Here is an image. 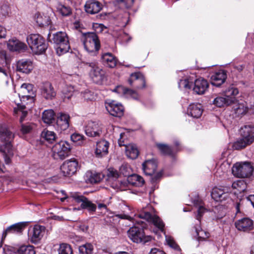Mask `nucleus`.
I'll return each mask as SVG.
<instances>
[{
    "mask_svg": "<svg viewBox=\"0 0 254 254\" xmlns=\"http://www.w3.org/2000/svg\"><path fill=\"white\" fill-rule=\"evenodd\" d=\"M141 218L152 223L161 231H163L164 224L161 219L156 215L155 211L151 205L148 204L137 210V214L135 215V219Z\"/></svg>",
    "mask_w": 254,
    "mask_h": 254,
    "instance_id": "1",
    "label": "nucleus"
},
{
    "mask_svg": "<svg viewBox=\"0 0 254 254\" xmlns=\"http://www.w3.org/2000/svg\"><path fill=\"white\" fill-rule=\"evenodd\" d=\"M241 138L234 142L233 147L236 150L242 149L254 141V127L247 125L241 128Z\"/></svg>",
    "mask_w": 254,
    "mask_h": 254,
    "instance_id": "2",
    "label": "nucleus"
},
{
    "mask_svg": "<svg viewBox=\"0 0 254 254\" xmlns=\"http://www.w3.org/2000/svg\"><path fill=\"white\" fill-rule=\"evenodd\" d=\"M51 33H49L48 39L55 44L57 54L59 56L68 52L70 49L68 38L65 32L60 31L53 34L52 40L50 39Z\"/></svg>",
    "mask_w": 254,
    "mask_h": 254,
    "instance_id": "3",
    "label": "nucleus"
},
{
    "mask_svg": "<svg viewBox=\"0 0 254 254\" xmlns=\"http://www.w3.org/2000/svg\"><path fill=\"white\" fill-rule=\"evenodd\" d=\"M14 138V134L6 129L0 134V138L4 144L1 146L0 152L2 154L6 164L10 162V157L13 155L12 146L11 143Z\"/></svg>",
    "mask_w": 254,
    "mask_h": 254,
    "instance_id": "4",
    "label": "nucleus"
},
{
    "mask_svg": "<svg viewBox=\"0 0 254 254\" xmlns=\"http://www.w3.org/2000/svg\"><path fill=\"white\" fill-rule=\"evenodd\" d=\"M139 223L134 222L135 225H140L141 227H139L134 225L128 230L127 234L129 239L133 242L139 243H146L150 241L152 237L150 236H145L143 231V228L145 227L142 221H139Z\"/></svg>",
    "mask_w": 254,
    "mask_h": 254,
    "instance_id": "5",
    "label": "nucleus"
},
{
    "mask_svg": "<svg viewBox=\"0 0 254 254\" xmlns=\"http://www.w3.org/2000/svg\"><path fill=\"white\" fill-rule=\"evenodd\" d=\"M26 41L31 49L36 54L43 53L47 48L44 39L39 34L29 35L27 37Z\"/></svg>",
    "mask_w": 254,
    "mask_h": 254,
    "instance_id": "6",
    "label": "nucleus"
},
{
    "mask_svg": "<svg viewBox=\"0 0 254 254\" xmlns=\"http://www.w3.org/2000/svg\"><path fill=\"white\" fill-rule=\"evenodd\" d=\"M84 47L88 53H95L100 47L97 35L94 33L85 34L82 38Z\"/></svg>",
    "mask_w": 254,
    "mask_h": 254,
    "instance_id": "7",
    "label": "nucleus"
},
{
    "mask_svg": "<svg viewBox=\"0 0 254 254\" xmlns=\"http://www.w3.org/2000/svg\"><path fill=\"white\" fill-rule=\"evenodd\" d=\"M52 150L55 159L64 160L69 155L70 145L67 141L61 140L53 146Z\"/></svg>",
    "mask_w": 254,
    "mask_h": 254,
    "instance_id": "8",
    "label": "nucleus"
},
{
    "mask_svg": "<svg viewBox=\"0 0 254 254\" xmlns=\"http://www.w3.org/2000/svg\"><path fill=\"white\" fill-rule=\"evenodd\" d=\"M90 68L89 75L93 82L95 83L101 84L106 80V72L102 68L98 66L95 62L87 64Z\"/></svg>",
    "mask_w": 254,
    "mask_h": 254,
    "instance_id": "9",
    "label": "nucleus"
},
{
    "mask_svg": "<svg viewBox=\"0 0 254 254\" xmlns=\"http://www.w3.org/2000/svg\"><path fill=\"white\" fill-rule=\"evenodd\" d=\"M233 175H253L254 173V167L249 162H237L232 168Z\"/></svg>",
    "mask_w": 254,
    "mask_h": 254,
    "instance_id": "10",
    "label": "nucleus"
},
{
    "mask_svg": "<svg viewBox=\"0 0 254 254\" xmlns=\"http://www.w3.org/2000/svg\"><path fill=\"white\" fill-rule=\"evenodd\" d=\"M19 94L21 96L24 102H27L28 104L33 103L34 92L32 84L29 83L22 84L19 90Z\"/></svg>",
    "mask_w": 254,
    "mask_h": 254,
    "instance_id": "11",
    "label": "nucleus"
},
{
    "mask_svg": "<svg viewBox=\"0 0 254 254\" xmlns=\"http://www.w3.org/2000/svg\"><path fill=\"white\" fill-rule=\"evenodd\" d=\"M45 232V228L44 226L35 225L29 230L28 239L31 243L36 244L41 240Z\"/></svg>",
    "mask_w": 254,
    "mask_h": 254,
    "instance_id": "12",
    "label": "nucleus"
},
{
    "mask_svg": "<svg viewBox=\"0 0 254 254\" xmlns=\"http://www.w3.org/2000/svg\"><path fill=\"white\" fill-rule=\"evenodd\" d=\"M125 135V133L124 132H121L120 133V137L118 139L119 145L120 146H125L127 156L131 159H134L136 158L138 155V150L136 146L133 144H129L128 145L125 144L124 141L122 139Z\"/></svg>",
    "mask_w": 254,
    "mask_h": 254,
    "instance_id": "13",
    "label": "nucleus"
},
{
    "mask_svg": "<svg viewBox=\"0 0 254 254\" xmlns=\"http://www.w3.org/2000/svg\"><path fill=\"white\" fill-rule=\"evenodd\" d=\"M106 110L109 114L114 117H121L124 114V108L122 104L115 101L106 102Z\"/></svg>",
    "mask_w": 254,
    "mask_h": 254,
    "instance_id": "14",
    "label": "nucleus"
},
{
    "mask_svg": "<svg viewBox=\"0 0 254 254\" xmlns=\"http://www.w3.org/2000/svg\"><path fill=\"white\" fill-rule=\"evenodd\" d=\"M85 132L88 136H100L102 133V125L98 122H90L85 127Z\"/></svg>",
    "mask_w": 254,
    "mask_h": 254,
    "instance_id": "15",
    "label": "nucleus"
},
{
    "mask_svg": "<svg viewBox=\"0 0 254 254\" xmlns=\"http://www.w3.org/2000/svg\"><path fill=\"white\" fill-rule=\"evenodd\" d=\"M78 163L73 160H66L61 166V171L63 175H74L77 169Z\"/></svg>",
    "mask_w": 254,
    "mask_h": 254,
    "instance_id": "16",
    "label": "nucleus"
},
{
    "mask_svg": "<svg viewBox=\"0 0 254 254\" xmlns=\"http://www.w3.org/2000/svg\"><path fill=\"white\" fill-rule=\"evenodd\" d=\"M253 221L248 217L239 219L235 222V226L238 230L249 232L253 229Z\"/></svg>",
    "mask_w": 254,
    "mask_h": 254,
    "instance_id": "17",
    "label": "nucleus"
},
{
    "mask_svg": "<svg viewBox=\"0 0 254 254\" xmlns=\"http://www.w3.org/2000/svg\"><path fill=\"white\" fill-rule=\"evenodd\" d=\"M26 226V222H19L7 227L2 234L1 239H4L8 234H21Z\"/></svg>",
    "mask_w": 254,
    "mask_h": 254,
    "instance_id": "18",
    "label": "nucleus"
},
{
    "mask_svg": "<svg viewBox=\"0 0 254 254\" xmlns=\"http://www.w3.org/2000/svg\"><path fill=\"white\" fill-rule=\"evenodd\" d=\"M33 68V64L30 60L22 59L17 61L16 63V70L20 72L28 74L31 72Z\"/></svg>",
    "mask_w": 254,
    "mask_h": 254,
    "instance_id": "19",
    "label": "nucleus"
},
{
    "mask_svg": "<svg viewBox=\"0 0 254 254\" xmlns=\"http://www.w3.org/2000/svg\"><path fill=\"white\" fill-rule=\"evenodd\" d=\"M70 116L68 114L64 113H60L58 114L57 120V127L58 129L65 130L69 126Z\"/></svg>",
    "mask_w": 254,
    "mask_h": 254,
    "instance_id": "20",
    "label": "nucleus"
},
{
    "mask_svg": "<svg viewBox=\"0 0 254 254\" xmlns=\"http://www.w3.org/2000/svg\"><path fill=\"white\" fill-rule=\"evenodd\" d=\"M7 46L8 49L13 52H23L27 48V46L25 43L16 39L9 40Z\"/></svg>",
    "mask_w": 254,
    "mask_h": 254,
    "instance_id": "21",
    "label": "nucleus"
},
{
    "mask_svg": "<svg viewBox=\"0 0 254 254\" xmlns=\"http://www.w3.org/2000/svg\"><path fill=\"white\" fill-rule=\"evenodd\" d=\"M157 164L153 160L145 161L142 164V170L145 175H163L162 171H160L155 174Z\"/></svg>",
    "mask_w": 254,
    "mask_h": 254,
    "instance_id": "22",
    "label": "nucleus"
},
{
    "mask_svg": "<svg viewBox=\"0 0 254 254\" xmlns=\"http://www.w3.org/2000/svg\"><path fill=\"white\" fill-rule=\"evenodd\" d=\"M208 86L209 84L206 79L199 78L196 79L194 82L193 90L197 94H203L207 90Z\"/></svg>",
    "mask_w": 254,
    "mask_h": 254,
    "instance_id": "23",
    "label": "nucleus"
},
{
    "mask_svg": "<svg viewBox=\"0 0 254 254\" xmlns=\"http://www.w3.org/2000/svg\"><path fill=\"white\" fill-rule=\"evenodd\" d=\"M129 84L137 89L145 87V80L142 74L140 72L132 73L130 78L128 80Z\"/></svg>",
    "mask_w": 254,
    "mask_h": 254,
    "instance_id": "24",
    "label": "nucleus"
},
{
    "mask_svg": "<svg viewBox=\"0 0 254 254\" xmlns=\"http://www.w3.org/2000/svg\"><path fill=\"white\" fill-rule=\"evenodd\" d=\"M84 8L87 13L94 14L98 13L102 9V4L98 1L89 0L86 1Z\"/></svg>",
    "mask_w": 254,
    "mask_h": 254,
    "instance_id": "25",
    "label": "nucleus"
},
{
    "mask_svg": "<svg viewBox=\"0 0 254 254\" xmlns=\"http://www.w3.org/2000/svg\"><path fill=\"white\" fill-rule=\"evenodd\" d=\"M227 78L226 72L224 70H219L211 77V83L215 86H219L223 84Z\"/></svg>",
    "mask_w": 254,
    "mask_h": 254,
    "instance_id": "26",
    "label": "nucleus"
},
{
    "mask_svg": "<svg viewBox=\"0 0 254 254\" xmlns=\"http://www.w3.org/2000/svg\"><path fill=\"white\" fill-rule=\"evenodd\" d=\"M109 143L105 140H101L97 142L95 150L96 156L98 157H102L107 155L108 153Z\"/></svg>",
    "mask_w": 254,
    "mask_h": 254,
    "instance_id": "27",
    "label": "nucleus"
},
{
    "mask_svg": "<svg viewBox=\"0 0 254 254\" xmlns=\"http://www.w3.org/2000/svg\"><path fill=\"white\" fill-rule=\"evenodd\" d=\"M41 94L43 97L47 100H52L56 96V92L52 85L49 82L44 84Z\"/></svg>",
    "mask_w": 254,
    "mask_h": 254,
    "instance_id": "28",
    "label": "nucleus"
},
{
    "mask_svg": "<svg viewBox=\"0 0 254 254\" xmlns=\"http://www.w3.org/2000/svg\"><path fill=\"white\" fill-rule=\"evenodd\" d=\"M228 189L224 188L223 189L218 188L213 189L211 192L212 198L216 201H222L227 198L228 194Z\"/></svg>",
    "mask_w": 254,
    "mask_h": 254,
    "instance_id": "29",
    "label": "nucleus"
},
{
    "mask_svg": "<svg viewBox=\"0 0 254 254\" xmlns=\"http://www.w3.org/2000/svg\"><path fill=\"white\" fill-rule=\"evenodd\" d=\"M202 106L200 104H192L188 108V114L193 118H199L202 113Z\"/></svg>",
    "mask_w": 254,
    "mask_h": 254,
    "instance_id": "30",
    "label": "nucleus"
},
{
    "mask_svg": "<svg viewBox=\"0 0 254 254\" xmlns=\"http://www.w3.org/2000/svg\"><path fill=\"white\" fill-rule=\"evenodd\" d=\"M102 60L103 64L109 67L113 68L117 64L116 58L111 53H107L102 55Z\"/></svg>",
    "mask_w": 254,
    "mask_h": 254,
    "instance_id": "31",
    "label": "nucleus"
},
{
    "mask_svg": "<svg viewBox=\"0 0 254 254\" xmlns=\"http://www.w3.org/2000/svg\"><path fill=\"white\" fill-rule=\"evenodd\" d=\"M232 188L234 190V193L237 194L241 193L246 190L247 188V183L244 179H241L233 182Z\"/></svg>",
    "mask_w": 254,
    "mask_h": 254,
    "instance_id": "32",
    "label": "nucleus"
},
{
    "mask_svg": "<svg viewBox=\"0 0 254 254\" xmlns=\"http://www.w3.org/2000/svg\"><path fill=\"white\" fill-rule=\"evenodd\" d=\"M10 100L12 103L15 105L16 108H21L22 109L24 108L25 105L28 104V102H24L23 101L22 97L19 95V93H17L14 92L11 94L10 97Z\"/></svg>",
    "mask_w": 254,
    "mask_h": 254,
    "instance_id": "33",
    "label": "nucleus"
},
{
    "mask_svg": "<svg viewBox=\"0 0 254 254\" xmlns=\"http://www.w3.org/2000/svg\"><path fill=\"white\" fill-rule=\"evenodd\" d=\"M114 92H116L120 94H123L127 96L129 95L132 98L134 99H138V95L136 92L124 87L123 86H118L114 90Z\"/></svg>",
    "mask_w": 254,
    "mask_h": 254,
    "instance_id": "34",
    "label": "nucleus"
},
{
    "mask_svg": "<svg viewBox=\"0 0 254 254\" xmlns=\"http://www.w3.org/2000/svg\"><path fill=\"white\" fill-rule=\"evenodd\" d=\"M55 114L52 109L47 110L44 111L42 115V120L47 124L50 125L55 121Z\"/></svg>",
    "mask_w": 254,
    "mask_h": 254,
    "instance_id": "35",
    "label": "nucleus"
},
{
    "mask_svg": "<svg viewBox=\"0 0 254 254\" xmlns=\"http://www.w3.org/2000/svg\"><path fill=\"white\" fill-rule=\"evenodd\" d=\"M238 93L239 90L237 88L234 86H230L224 91L223 95L227 99H232V104L235 103L236 101L235 97Z\"/></svg>",
    "mask_w": 254,
    "mask_h": 254,
    "instance_id": "36",
    "label": "nucleus"
},
{
    "mask_svg": "<svg viewBox=\"0 0 254 254\" xmlns=\"http://www.w3.org/2000/svg\"><path fill=\"white\" fill-rule=\"evenodd\" d=\"M232 99H227L224 95L223 96H218L216 97L213 101L214 105L218 107L229 106L232 104Z\"/></svg>",
    "mask_w": 254,
    "mask_h": 254,
    "instance_id": "37",
    "label": "nucleus"
},
{
    "mask_svg": "<svg viewBox=\"0 0 254 254\" xmlns=\"http://www.w3.org/2000/svg\"><path fill=\"white\" fill-rule=\"evenodd\" d=\"M34 127V125L31 123H20L19 127V135H24L30 133Z\"/></svg>",
    "mask_w": 254,
    "mask_h": 254,
    "instance_id": "38",
    "label": "nucleus"
},
{
    "mask_svg": "<svg viewBox=\"0 0 254 254\" xmlns=\"http://www.w3.org/2000/svg\"><path fill=\"white\" fill-rule=\"evenodd\" d=\"M127 181L136 187L141 186L144 183V180L141 176H128Z\"/></svg>",
    "mask_w": 254,
    "mask_h": 254,
    "instance_id": "39",
    "label": "nucleus"
},
{
    "mask_svg": "<svg viewBox=\"0 0 254 254\" xmlns=\"http://www.w3.org/2000/svg\"><path fill=\"white\" fill-rule=\"evenodd\" d=\"M74 91V86L71 85H66L62 89V96L64 99H69L73 96Z\"/></svg>",
    "mask_w": 254,
    "mask_h": 254,
    "instance_id": "40",
    "label": "nucleus"
},
{
    "mask_svg": "<svg viewBox=\"0 0 254 254\" xmlns=\"http://www.w3.org/2000/svg\"><path fill=\"white\" fill-rule=\"evenodd\" d=\"M192 82V78H191L190 77H187L180 80L178 86L181 89L188 90L190 89Z\"/></svg>",
    "mask_w": 254,
    "mask_h": 254,
    "instance_id": "41",
    "label": "nucleus"
},
{
    "mask_svg": "<svg viewBox=\"0 0 254 254\" xmlns=\"http://www.w3.org/2000/svg\"><path fill=\"white\" fill-rule=\"evenodd\" d=\"M195 232L197 239L199 242L206 241L210 237V234L202 230L200 227H195Z\"/></svg>",
    "mask_w": 254,
    "mask_h": 254,
    "instance_id": "42",
    "label": "nucleus"
},
{
    "mask_svg": "<svg viewBox=\"0 0 254 254\" xmlns=\"http://www.w3.org/2000/svg\"><path fill=\"white\" fill-rule=\"evenodd\" d=\"M57 11L63 16H66L71 13L70 8L62 4L61 2H58L56 5Z\"/></svg>",
    "mask_w": 254,
    "mask_h": 254,
    "instance_id": "43",
    "label": "nucleus"
},
{
    "mask_svg": "<svg viewBox=\"0 0 254 254\" xmlns=\"http://www.w3.org/2000/svg\"><path fill=\"white\" fill-rule=\"evenodd\" d=\"M80 254H92L94 247L91 243H87L84 245L80 246L78 248Z\"/></svg>",
    "mask_w": 254,
    "mask_h": 254,
    "instance_id": "44",
    "label": "nucleus"
},
{
    "mask_svg": "<svg viewBox=\"0 0 254 254\" xmlns=\"http://www.w3.org/2000/svg\"><path fill=\"white\" fill-rule=\"evenodd\" d=\"M35 18L37 24L40 26H48L50 23L49 17L41 15L40 14H36Z\"/></svg>",
    "mask_w": 254,
    "mask_h": 254,
    "instance_id": "45",
    "label": "nucleus"
},
{
    "mask_svg": "<svg viewBox=\"0 0 254 254\" xmlns=\"http://www.w3.org/2000/svg\"><path fill=\"white\" fill-rule=\"evenodd\" d=\"M157 146L160 151L165 155H173L175 150H177V149H173L170 146L165 144L158 143L157 144Z\"/></svg>",
    "mask_w": 254,
    "mask_h": 254,
    "instance_id": "46",
    "label": "nucleus"
},
{
    "mask_svg": "<svg viewBox=\"0 0 254 254\" xmlns=\"http://www.w3.org/2000/svg\"><path fill=\"white\" fill-rule=\"evenodd\" d=\"M193 204L197 207V214L196 216V218L198 220H200L201 216L204 213L207 211V209L201 205V201H199L198 199L194 200Z\"/></svg>",
    "mask_w": 254,
    "mask_h": 254,
    "instance_id": "47",
    "label": "nucleus"
},
{
    "mask_svg": "<svg viewBox=\"0 0 254 254\" xmlns=\"http://www.w3.org/2000/svg\"><path fill=\"white\" fill-rule=\"evenodd\" d=\"M41 136L49 143L53 142L56 138V133L54 131L48 130L43 131Z\"/></svg>",
    "mask_w": 254,
    "mask_h": 254,
    "instance_id": "48",
    "label": "nucleus"
},
{
    "mask_svg": "<svg viewBox=\"0 0 254 254\" xmlns=\"http://www.w3.org/2000/svg\"><path fill=\"white\" fill-rule=\"evenodd\" d=\"M17 254H35V251L32 246H22L18 249Z\"/></svg>",
    "mask_w": 254,
    "mask_h": 254,
    "instance_id": "49",
    "label": "nucleus"
},
{
    "mask_svg": "<svg viewBox=\"0 0 254 254\" xmlns=\"http://www.w3.org/2000/svg\"><path fill=\"white\" fill-rule=\"evenodd\" d=\"M81 208L82 209H87L90 212H94L96 209V206L86 197L81 204Z\"/></svg>",
    "mask_w": 254,
    "mask_h": 254,
    "instance_id": "50",
    "label": "nucleus"
},
{
    "mask_svg": "<svg viewBox=\"0 0 254 254\" xmlns=\"http://www.w3.org/2000/svg\"><path fill=\"white\" fill-rule=\"evenodd\" d=\"M81 208L82 209H87L90 212H94L96 209V206L86 197L81 204Z\"/></svg>",
    "mask_w": 254,
    "mask_h": 254,
    "instance_id": "51",
    "label": "nucleus"
},
{
    "mask_svg": "<svg viewBox=\"0 0 254 254\" xmlns=\"http://www.w3.org/2000/svg\"><path fill=\"white\" fill-rule=\"evenodd\" d=\"M119 173L120 175H136L135 173H133L130 165L127 163L122 165L119 169Z\"/></svg>",
    "mask_w": 254,
    "mask_h": 254,
    "instance_id": "52",
    "label": "nucleus"
},
{
    "mask_svg": "<svg viewBox=\"0 0 254 254\" xmlns=\"http://www.w3.org/2000/svg\"><path fill=\"white\" fill-rule=\"evenodd\" d=\"M58 252L59 254H72V249L69 245L63 243L60 245Z\"/></svg>",
    "mask_w": 254,
    "mask_h": 254,
    "instance_id": "53",
    "label": "nucleus"
},
{
    "mask_svg": "<svg viewBox=\"0 0 254 254\" xmlns=\"http://www.w3.org/2000/svg\"><path fill=\"white\" fill-rule=\"evenodd\" d=\"M70 138L71 140L73 142H75L77 145H81L84 143V137L83 135L79 133H73L71 135Z\"/></svg>",
    "mask_w": 254,
    "mask_h": 254,
    "instance_id": "54",
    "label": "nucleus"
},
{
    "mask_svg": "<svg viewBox=\"0 0 254 254\" xmlns=\"http://www.w3.org/2000/svg\"><path fill=\"white\" fill-rule=\"evenodd\" d=\"M233 108L235 113L238 116L244 114L247 112V108L243 103L235 104Z\"/></svg>",
    "mask_w": 254,
    "mask_h": 254,
    "instance_id": "55",
    "label": "nucleus"
},
{
    "mask_svg": "<svg viewBox=\"0 0 254 254\" xmlns=\"http://www.w3.org/2000/svg\"><path fill=\"white\" fill-rule=\"evenodd\" d=\"M104 176H86V181L91 184H97L103 180Z\"/></svg>",
    "mask_w": 254,
    "mask_h": 254,
    "instance_id": "56",
    "label": "nucleus"
},
{
    "mask_svg": "<svg viewBox=\"0 0 254 254\" xmlns=\"http://www.w3.org/2000/svg\"><path fill=\"white\" fill-rule=\"evenodd\" d=\"M166 241L167 244L173 249L176 250H180L179 247L176 243L173 238L171 236H166Z\"/></svg>",
    "mask_w": 254,
    "mask_h": 254,
    "instance_id": "57",
    "label": "nucleus"
},
{
    "mask_svg": "<svg viewBox=\"0 0 254 254\" xmlns=\"http://www.w3.org/2000/svg\"><path fill=\"white\" fill-rule=\"evenodd\" d=\"M71 197H72L76 202L78 203L81 202L82 203L84 200V198H86V197L79 195L78 192H72L70 194Z\"/></svg>",
    "mask_w": 254,
    "mask_h": 254,
    "instance_id": "58",
    "label": "nucleus"
},
{
    "mask_svg": "<svg viewBox=\"0 0 254 254\" xmlns=\"http://www.w3.org/2000/svg\"><path fill=\"white\" fill-rule=\"evenodd\" d=\"M82 94L83 98L86 101H91L94 99L93 93L90 90H87Z\"/></svg>",
    "mask_w": 254,
    "mask_h": 254,
    "instance_id": "59",
    "label": "nucleus"
},
{
    "mask_svg": "<svg viewBox=\"0 0 254 254\" xmlns=\"http://www.w3.org/2000/svg\"><path fill=\"white\" fill-rule=\"evenodd\" d=\"M25 106H24V108L22 109L21 108H16V107H13L14 112L15 114H17L19 111L21 112L22 115L20 119V123H22L23 120L27 116V112L24 110L25 109Z\"/></svg>",
    "mask_w": 254,
    "mask_h": 254,
    "instance_id": "60",
    "label": "nucleus"
},
{
    "mask_svg": "<svg viewBox=\"0 0 254 254\" xmlns=\"http://www.w3.org/2000/svg\"><path fill=\"white\" fill-rule=\"evenodd\" d=\"M117 216L119 218H121V219H128V220H129L130 221H132L133 223H137L138 224L139 223V222L138 220H136L135 219V218H131V217L127 215H126V214H118V215H117Z\"/></svg>",
    "mask_w": 254,
    "mask_h": 254,
    "instance_id": "61",
    "label": "nucleus"
},
{
    "mask_svg": "<svg viewBox=\"0 0 254 254\" xmlns=\"http://www.w3.org/2000/svg\"><path fill=\"white\" fill-rule=\"evenodd\" d=\"M134 0H120L121 4H123L126 8L130 7L133 4Z\"/></svg>",
    "mask_w": 254,
    "mask_h": 254,
    "instance_id": "62",
    "label": "nucleus"
},
{
    "mask_svg": "<svg viewBox=\"0 0 254 254\" xmlns=\"http://www.w3.org/2000/svg\"><path fill=\"white\" fill-rule=\"evenodd\" d=\"M6 52L4 50L0 51V64H3L6 62Z\"/></svg>",
    "mask_w": 254,
    "mask_h": 254,
    "instance_id": "63",
    "label": "nucleus"
},
{
    "mask_svg": "<svg viewBox=\"0 0 254 254\" xmlns=\"http://www.w3.org/2000/svg\"><path fill=\"white\" fill-rule=\"evenodd\" d=\"M149 254H165V253L158 249L153 248L151 249Z\"/></svg>",
    "mask_w": 254,
    "mask_h": 254,
    "instance_id": "64",
    "label": "nucleus"
}]
</instances>
